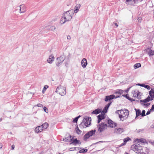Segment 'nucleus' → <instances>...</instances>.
Instances as JSON below:
<instances>
[{
  "mask_svg": "<svg viewBox=\"0 0 154 154\" xmlns=\"http://www.w3.org/2000/svg\"><path fill=\"white\" fill-rule=\"evenodd\" d=\"M91 119L90 117H87L84 118L83 122L81 123L79 125L80 128H82L88 127L91 124Z\"/></svg>",
  "mask_w": 154,
  "mask_h": 154,
  "instance_id": "nucleus-1",
  "label": "nucleus"
},
{
  "mask_svg": "<svg viewBox=\"0 0 154 154\" xmlns=\"http://www.w3.org/2000/svg\"><path fill=\"white\" fill-rule=\"evenodd\" d=\"M73 10H69L68 11H66L63 13L62 16L63 18L66 21H69L71 20L72 18V15L71 14V13L73 14Z\"/></svg>",
  "mask_w": 154,
  "mask_h": 154,
  "instance_id": "nucleus-2",
  "label": "nucleus"
},
{
  "mask_svg": "<svg viewBox=\"0 0 154 154\" xmlns=\"http://www.w3.org/2000/svg\"><path fill=\"white\" fill-rule=\"evenodd\" d=\"M66 88L61 85H60L57 88L56 92L61 95L63 96L65 95L66 93Z\"/></svg>",
  "mask_w": 154,
  "mask_h": 154,
  "instance_id": "nucleus-3",
  "label": "nucleus"
},
{
  "mask_svg": "<svg viewBox=\"0 0 154 154\" xmlns=\"http://www.w3.org/2000/svg\"><path fill=\"white\" fill-rule=\"evenodd\" d=\"M131 148L137 154L141 152L142 149V147L138 144L133 145L131 147Z\"/></svg>",
  "mask_w": 154,
  "mask_h": 154,
  "instance_id": "nucleus-4",
  "label": "nucleus"
},
{
  "mask_svg": "<svg viewBox=\"0 0 154 154\" xmlns=\"http://www.w3.org/2000/svg\"><path fill=\"white\" fill-rule=\"evenodd\" d=\"M95 132L96 130H92L87 133L83 137L84 140L85 141L86 140L89 138V137L93 136V135L94 134H95Z\"/></svg>",
  "mask_w": 154,
  "mask_h": 154,
  "instance_id": "nucleus-5",
  "label": "nucleus"
},
{
  "mask_svg": "<svg viewBox=\"0 0 154 154\" xmlns=\"http://www.w3.org/2000/svg\"><path fill=\"white\" fill-rule=\"evenodd\" d=\"M107 124L105 123L101 122L100 124H99L97 126L98 131L100 132H102L103 131L106 129L107 127Z\"/></svg>",
  "mask_w": 154,
  "mask_h": 154,
  "instance_id": "nucleus-6",
  "label": "nucleus"
},
{
  "mask_svg": "<svg viewBox=\"0 0 154 154\" xmlns=\"http://www.w3.org/2000/svg\"><path fill=\"white\" fill-rule=\"evenodd\" d=\"M120 114H122L125 119L128 117L129 111L125 109H122L120 112Z\"/></svg>",
  "mask_w": 154,
  "mask_h": 154,
  "instance_id": "nucleus-7",
  "label": "nucleus"
},
{
  "mask_svg": "<svg viewBox=\"0 0 154 154\" xmlns=\"http://www.w3.org/2000/svg\"><path fill=\"white\" fill-rule=\"evenodd\" d=\"M138 0H126L125 3L127 5L134 6L138 3Z\"/></svg>",
  "mask_w": 154,
  "mask_h": 154,
  "instance_id": "nucleus-8",
  "label": "nucleus"
},
{
  "mask_svg": "<svg viewBox=\"0 0 154 154\" xmlns=\"http://www.w3.org/2000/svg\"><path fill=\"white\" fill-rule=\"evenodd\" d=\"M107 123L108 124L109 126L111 128L115 127L117 125V124L116 123H114L110 119H108L107 121Z\"/></svg>",
  "mask_w": 154,
  "mask_h": 154,
  "instance_id": "nucleus-9",
  "label": "nucleus"
},
{
  "mask_svg": "<svg viewBox=\"0 0 154 154\" xmlns=\"http://www.w3.org/2000/svg\"><path fill=\"white\" fill-rule=\"evenodd\" d=\"M117 97H115V96L114 94H112L110 95L106 96L105 100L106 102L109 101L114 98H117Z\"/></svg>",
  "mask_w": 154,
  "mask_h": 154,
  "instance_id": "nucleus-10",
  "label": "nucleus"
},
{
  "mask_svg": "<svg viewBox=\"0 0 154 154\" xmlns=\"http://www.w3.org/2000/svg\"><path fill=\"white\" fill-rule=\"evenodd\" d=\"M71 143L70 144L76 145L77 144H80L81 142L80 140H78L77 139L72 138L71 140Z\"/></svg>",
  "mask_w": 154,
  "mask_h": 154,
  "instance_id": "nucleus-11",
  "label": "nucleus"
},
{
  "mask_svg": "<svg viewBox=\"0 0 154 154\" xmlns=\"http://www.w3.org/2000/svg\"><path fill=\"white\" fill-rule=\"evenodd\" d=\"M124 131L123 128H115L114 130V132L117 134H120Z\"/></svg>",
  "mask_w": 154,
  "mask_h": 154,
  "instance_id": "nucleus-12",
  "label": "nucleus"
},
{
  "mask_svg": "<svg viewBox=\"0 0 154 154\" xmlns=\"http://www.w3.org/2000/svg\"><path fill=\"white\" fill-rule=\"evenodd\" d=\"M87 64V60L85 58H83L81 61V64L83 68H85Z\"/></svg>",
  "mask_w": 154,
  "mask_h": 154,
  "instance_id": "nucleus-13",
  "label": "nucleus"
},
{
  "mask_svg": "<svg viewBox=\"0 0 154 154\" xmlns=\"http://www.w3.org/2000/svg\"><path fill=\"white\" fill-rule=\"evenodd\" d=\"M149 94L150 96V98L152 100L154 98V89H151V90L149 91Z\"/></svg>",
  "mask_w": 154,
  "mask_h": 154,
  "instance_id": "nucleus-14",
  "label": "nucleus"
},
{
  "mask_svg": "<svg viewBox=\"0 0 154 154\" xmlns=\"http://www.w3.org/2000/svg\"><path fill=\"white\" fill-rule=\"evenodd\" d=\"M54 60V57L53 55H51L49 56L48 59L47 60L48 62L51 64Z\"/></svg>",
  "mask_w": 154,
  "mask_h": 154,
  "instance_id": "nucleus-15",
  "label": "nucleus"
},
{
  "mask_svg": "<svg viewBox=\"0 0 154 154\" xmlns=\"http://www.w3.org/2000/svg\"><path fill=\"white\" fill-rule=\"evenodd\" d=\"M151 100H152L151 99V98H150V96H148L146 99L144 100H140V102H143V103H146Z\"/></svg>",
  "mask_w": 154,
  "mask_h": 154,
  "instance_id": "nucleus-16",
  "label": "nucleus"
},
{
  "mask_svg": "<svg viewBox=\"0 0 154 154\" xmlns=\"http://www.w3.org/2000/svg\"><path fill=\"white\" fill-rule=\"evenodd\" d=\"M104 115L102 114L101 115H99L97 116L98 118V123H99L102 119H104L105 118Z\"/></svg>",
  "mask_w": 154,
  "mask_h": 154,
  "instance_id": "nucleus-17",
  "label": "nucleus"
},
{
  "mask_svg": "<svg viewBox=\"0 0 154 154\" xmlns=\"http://www.w3.org/2000/svg\"><path fill=\"white\" fill-rule=\"evenodd\" d=\"M134 97L138 98L139 96L140 92L137 90H135L133 93Z\"/></svg>",
  "mask_w": 154,
  "mask_h": 154,
  "instance_id": "nucleus-18",
  "label": "nucleus"
},
{
  "mask_svg": "<svg viewBox=\"0 0 154 154\" xmlns=\"http://www.w3.org/2000/svg\"><path fill=\"white\" fill-rule=\"evenodd\" d=\"M134 109L136 111V116L135 119H136L138 116L141 115V112L140 110L139 109H137L135 108Z\"/></svg>",
  "mask_w": 154,
  "mask_h": 154,
  "instance_id": "nucleus-19",
  "label": "nucleus"
},
{
  "mask_svg": "<svg viewBox=\"0 0 154 154\" xmlns=\"http://www.w3.org/2000/svg\"><path fill=\"white\" fill-rule=\"evenodd\" d=\"M101 109H96L95 110H93L91 112L92 114H97L99 113H100V112H101Z\"/></svg>",
  "mask_w": 154,
  "mask_h": 154,
  "instance_id": "nucleus-20",
  "label": "nucleus"
},
{
  "mask_svg": "<svg viewBox=\"0 0 154 154\" xmlns=\"http://www.w3.org/2000/svg\"><path fill=\"white\" fill-rule=\"evenodd\" d=\"M57 58H59V59L60 61V63H62L65 60V56L64 55H62L59 57H57Z\"/></svg>",
  "mask_w": 154,
  "mask_h": 154,
  "instance_id": "nucleus-21",
  "label": "nucleus"
},
{
  "mask_svg": "<svg viewBox=\"0 0 154 154\" xmlns=\"http://www.w3.org/2000/svg\"><path fill=\"white\" fill-rule=\"evenodd\" d=\"M131 139L129 138L128 137H127L126 138H125L124 139V143L121 144V146L124 145L127 142L129 141V140H131Z\"/></svg>",
  "mask_w": 154,
  "mask_h": 154,
  "instance_id": "nucleus-22",
  "label": "nucleus"
},
{
  "mask_svg": "<svg viewBox=\"0 0 154 154\" xmlns=\"http://www.w3.org/2000/svg\"><path fill=\"white\" fill-rule=\"evenodd\" d=\"M59 58H57L56 61V64L57 66H59L61 64H62V63H60V61L59 60Z\"/></svg>",
  "mask_w": 154,
  "mask_h": 154,
  "instance_id": "nucleus-23",
  "label": "nucleus"
},
{
  "mask_svg": "<svg viewBox=\"0 0 154 154\" xmlns=\"http://www.w3.org/2000/svg\"><path fill=\"white\" fill-rule=\"evenodd\" d=\"M71 136L70 135H69L68 137H66L64 139H63L64 141L66 142H68L69 141H71Z\"/></svg>",
  "mask_w": 154,
  "mask_h": 154,
  "instance_id": "nucleus-24",
  "label": "nucleus"
},
{
  "mask_svg": "<svg viewBox=\"0 0 154 154\" xmlns=\"http://www.w3.org/2000/svg\"><path fill=\"white\" fill-rule=\"evenodd\" d=\"M66 22H67L66 21L64 18H63V17L62 16L60 21V23L61 24H63L65 23Z\"/></svg>",
  "mask_w": 154,
  "mask_h": 154,
  "instance_id": "nucleus-25",
  "label": "nucleus"
},
{
  "mask_svg": "<svg viewBox=\"0 0 154 154\" xmlns=\"http://www.w3.org/2000/svg\"><path fill=\"white\" fill-rule=\"evenodd\" d=\"M42 126L43 129H46L48 127V124L47 122H45L42 125Z\"/></svg>",
  "mask_w": 154,
  "mask_h": 154,
  "instance_id": "nucleus-26",
  "label": "nucleus"
},
{
  "mask_svg": "<svg viewBox=\"0 0 154 154\" xmlns=\"http://www.w3.org/2000/svg\"><path fill=\"white\" fill-rule=\"evenodd\" d=\"M119 118L120 119V120L122 121H123L124 120H125L122 114H119Z\"/></svg>",
  "mask_w": 154,
  "mask_h": 154,
  "instance_id": "nucleus-27",
  "label": "nucleus"
},
{
  "mask_svg": "<svg viewBox=\"0 0 154 154\" xmlns=\"http://www.w3.org/2000/svg\"><path fill=\"white\" fill-rule=\"evenodd\" d=\"M141 65L140 63H138L134 64V67L135 69L141 67Z\"/></svg>",
  "mask_w": 154,
  "mask_h": 154,
  "instance_id": "nucleus-28",
  "label": "nucleus"
},
{
  "mask_svg": "<svg viewBox=\"0 0 154 154\" xmlns=\"http://www.w3.org/2000/svg\"><path fill=\"white\" fill-rule=\"evenodd\" d=\"M81 117V116L79 115L78 116L75 118L73 120V122H77L78 120L80 117Z\"/></svg>",
  "mask_w": 154,
  "mask_h": 154,
  "instance_id": "nucleus-29",
  "label": "nucleus"
},
{
  "mask_svg": "<svg viewBox=\"0 0 154 154\" xmlns=\"http://www.w3.org/2000/svg\"><path fill=\"white\" fill-rule=\"evenodd\" d=\"M107 110H108L107 109H106V108L104 107L103 108V110L101 112V113L102 114H103L104 115V114L105 113H106L107 112Z\"/></svg>",
  "mask_w": 154,
  "mask_h": 154,
  "instance_id": "nucleus-30",
  "label": "nucleus"
},
{
  "mask_svg": "<svg viewBox=\"0 0 154 154\" xmlns=\"http://www.w3.org/2000/svg\"><path fill=\"white\" fill-rule=\"evenodd\" d=\"M149 54L150 56H152L154 55V51H152V50L150 49L148 53Z\"/></svg>",
  "mask_w": 154,
  "mask_h": 154,
  "instance_id": "nucleus-31",
  "label": "nucleus"
},
{
  "mask_svg": "<svg viewBox=\"0 0 154 154\" xmlns=\"http://www.w3.org/2000/svg\"><path fill=\"white\" fill-rule=\"evenodd\" d=\"M87 151V149H82L79 150V153L85 152H86Z\"/></svg>",
  "mask_w": 154,
  "mask_h": 154,
  "instance_id": "nucleus-32",
  "label": "nucleus"
},
{
  "mask_svg": "<svg viewBox=\"0 0 154 154\" xmlns=\"http://www.w3.org/2000/svg\"><path fill=\"white\" fill-rule=\"evenodd\" d=\"M143 87H144L145 88L147 89L148 90H150L151 88L148 85H146L144 84V85H143Z\"/></svg>",
  "mask_w": 154,
  "mask_h": 154,
  "instance_id": "nucleus-33",
  "label": "nucleus"
},
{
  "mask_svg": "<svg viewBox=\"0 0 154 154\" xmlns=\"http://www.w3.org/2000/svg\"><path fill=\"white\" fill-rule=\"evenodd\" d=\"M48 88V86L47 85H45L44 87V88L42 90V92L43 93L44 92L46 89H47Z\"/></svg>",
  "mask_w": 154,
  "mask_h": 154,
  "instance_id": "nucleus-34",
  "label": "nucleus"
},
{
  "mask_svg": "<svg viewBox=\"0 0 154 154\" xmlns=\"http://www.w3.org/2000/svg\"><path fill=\"white\" fill-rule=\"evenodd\" d=\"M76 132L78 134H80L82 133V131L79 129L78 127H77L76 128Z\"/></svg>",
  "mask_w": 154,
  "mask_h": 154,
  "instance_id": "nucleus-35",
  "label": "nucleus"
},
{
  "mask_svg": "<svg viewBox=\"0 0 154 154\" xmlns=\"http://www.w3.org/2000/svg\"><path fill=\"white\" fill-rule=\"evenodd\" d=\"M141 105H142L143 106H146V107L149 106L150 105V103H141Z\"/></svg>",
  "mask_w": 154,
  "mask_h": 154,
  "instance_id": "nucleus-36",
  "label": "nucleus"
},
{
  "mask_svg": "<svg viewBox=\"0 0 154 154\" xmlns=\"http://www.w3.org/2000/svg\"><path fill=\"white\" fill-rule=\"evenodd\" d=\"M145 111L144 110H143L142 111V112L141 113V116L142 117H144L146 116L145 114Z\"/></svg>",
  "mask_w": 154,
  "mask_h": 154,
  "instance_id": "nucleus-37",
  "label": "nucleus"
},
{
  "mask_svg": "<svg viewBox=\"0 0 154 154\" xmlns=\"http://www.w3.org/2000/svg\"><path fill=\"white\" fill-rule=\"evenodd\" d=\"M49 29L51 31H53L56 29V28L54 26H51Z\"/></svg>",
  "mask_w": 154,
  "mask_h": 154,
  "instance_id": "nucleus-38",
  "label": "nucleus"
},
{
  "mask_svg": "<svg viewBox=\"0 0 154 154\" xmlns=\"http://www.w3.org/2000/svg\"><path fill=\"white\" fill-rule=\"evenodd\" d=\"M37 127L39 129V131H40V132L42 131L43 129V127L42 126V125L41 126H38Z\"/></svg>",
  "mask_w": 154,
  "mask_h": 154,
  "instance_id": "nucleus-39",
  "label": "nucleus"
},
{
  "mask_svg": "<svg viewBox=\"0 0 154 154\" xmlns=\"http://www.w3.org/2000/svg\"><path fill=\"white\" fill-rule=\"evenodd\" d=\"M81 7V5L79 4H78L76 5L75 7V8H78L79 9Z\"/></svg>",
  "mask_w": 154,
  "mask_h": 154,
  "instance_id": "nucleus-40",
  "label": "nucleus"
},
{
  "mask_svg": "<svg viewBox=\"0 0 154 154\" xmlns=\"http://www.w3.org/2000/svg\"><path fill=\"white\" fill-rule=\"evenodd\" d=\"M22 12L24 13L26 11L25 6L23 5V7H22Z\"/></svg>",
  "mask_w": 154,
  "mask_h": 154,
  "instance_id": "nucleus-41",
  "label": "nucleus"
},
{
  "mask_svg": "<svg viewBox=\"0 0 154 154\" xmlns=\"http://www.w3.org/2000/svg\"><path fill=\"white\" fill-rule=\"evenodd\" d=\"M124 97H125L128 100H130V97H129L127 94H124L122 95Z\"/></svg>",
  "mask_w": 154,
  "mask_h": 154,
  "instance_id": "nucleus-42",
  "label": "nucleus"
},
{
  "mask_svg": "<svg viewBox=\"0 0 154 154\" xmlns=\"http://www.w3.org/2000/svg\"><path fill=\"white\" fill-rule=\"evenodd\" d=\"M43 109L45 112L46 113H47L48 112V109L45 107L44 106L43 107Z\"/></svg>",
  "mask_w": 154,
  "mask_h": 154,
  "instance_id": "nucleus-43",
  "label": "nucleus"
},
{
  "mask_svg": "<svg viewBox=\"0 0 154 154\" xmlns=\"http://www.w3.org/2000/svg\"><path fill=\"white\" fill-rule=\"evenodd\" d=\"M35 131L36 133H39L41 132L39 129L38 128V127H36L35 129Z\"/></svg>",
  "mask_w": 154,
  "mask_h": 154,
  "instance_id": "nucleus-44",
  "label": "nucleus"
},
{
  "mask_svg": "<svg viewBox=\"0 0 154 154\" xmlns=\"http://www.w3.org/2000/svg\"><path fill=\"white\" fill-rule=\"evenodd\" d=\"M22 7H23V5H20V13H23L22 12Z\"/></svg>",
  "mask_w": 154,
  "mask_h": 154,
  "instance_id": "nucleus-45",
  "label": "nucleus"
},
{
  "mask_svg": "<svg viewBox=\"0 0 154 154\" xmlns=\"http://www.w3.org/2000/svg\"><path fill=\"white\" fill-rule=\"evenodd\" d=\"M79 9H78V8H74V12L75 13H77V12H78L79 11Z\"/></svg>",
  "mask_w": 154,
  "mask_h": 154,
  "instance_id": "nucleus-46",
  "label": "nucleus"
},
{
  "mask_svg": "<svg viewBox=\"0 0 154 154\" xmlns=\"http://www.w3.org/2000/svg\"><path fill=\"white\" fill-rule=\"evenodd\" d=\"M37 106L40 107H43V105L42 104L40 103H38L36 105Z\"/></svg>",
  "mask_w": 154,
  "mask_h": 154,
  "instance_id": "nucleus-47",
  "label": "nucleus"
},
{
  "mask_svg": "<svg viewBox=\"0 0 154 154\" xmlns=\"http://www.w3.org/2000/svg\"><path fill=\"white\" fill-rule=\"evenodd\" d=\"M151 111H154V104L153 105L151 108Z\"/></svg>",
  "mask_w": 154,
  "mask_h": 154,
  "instance_id": "nucleus-48",
  "label": "nucleus"
},
{
  "mask_svg": "<svg viewBox=\"0 0 154 154\" xmlns=\"http://www.w3.org/2000/svg\"><path fill=\"white\" fill-rule=\"evenodd\" d=\"M67 38L68 40H70L71 39L70 36L69 35H67Z\"/></svg>",
  "mask_w": 154,
  "mask_h": 154,
  "instance_id": "nucleus-49",
  "label": "nucleus"
},
{
  "mask_svg": "<svg viewBox=\"0 0 154 154\" xmlns=\"http://www.w3.org/2000/svg\"><path fill=\"white\" fill-rule=\"evenodd\" d=\"M151 111V109H150V110H148L146 112V115H148L150 113V112Z\"/></svg>",
  "mask_w": 154,
  "mask_h": 154,
  "instance_id": "nucleus-50",
  "label": "nucleus"
},
{
  "mask_svg": "<svg viewBox=\"0 0 154 154\" xmlns=\"http://www.w3.org/2000/svg\"><path fill=\"white\" fill-rule=\"evenodd\" d=\"M121 111V110H117L116 111L115 113H116L118 114L119 115V112H120Z\"/></svg>",
  "mask_w": 154,
  "mask_h": 154,
  "instance_id": "nucleus-51",
  "label": "nucleus"
},
{
  "mask_svg": "<svg viewBox=\"0 0 154 154\" xmlns=\"http://www.w3.org/2000/svg\"><path fill=\"white\" fill-rule=\"evenodd\" d=\"M112 102H110L109 103H108L106 105L108 107H109L110 105L111 104Z\"/></svg>",
  "mask_w": 154,
  "mask_h": 154,
  "instance_id": "nucleus-52",
  "label": "nucleus"
},
{
  "mask_svg": "<svg viewBox=\"0 0 154 154\" xmlns=\"http://www.w3.org/2000/svg\"><path fill=\"white\" fill-rule=\"evenodd\" d=\"M137 85H139L140 86L143 87V85H144V84H138Z\"/></svg>",
  "mask_w": 154,
  "mask_h": 154,
  "instance_id": "nucleus-53",
  "label": "nucleus"
},
{
  "mask_svg": "<svg viewBox=\"0 0 154 154\" xmlns=\"http://www.w3.org/2000/svg\"><path fill=\"white\" fill-rule=\"evenodd\" d=\"M138 20L139 22H141L142 19L141 18H138Z\"/></svg>",
  "mask_w": 154,
  "mask_h": 154,
  "instance_id": "nucleus-54",
  "label": "nucleus"
},
{
  "mask_svg": "<svg viewBox=\"0 0 154 154\" xmlns=\"http://www.w3.org/2000/svg\"><path fill=\"white\" fill-rule=\"evenodd\" d=\"M146 154V153L141 152L140 153H138V154Z\"/></svg>",
  "mask_w": 154,
  "mask_h": 154,
  "instance_id": "nucleus-55",
  "label": "nucleus"
},
{
  "mask_svg": "<svg viewBox=\"0 0 154 154\" xmlns=\"http://www.w3.org/2000/svg\"><path fill=\"white\" fill-rule=\"evenodd\" d=\"M76 148L74 147V148H70V149H71V151L74 150L73 149H75Z\"/></svg>",
  "mask_w": 154,
  "mask_h": 154,
  "instance_id": "nucleus-56",
  "label": "nucleus"
},
{
  "mask_svg": "<svg viewBox=\"0 0 154 154\" xmlns=\"http://www.w3.org/2000/svg\"><path fill=\"white\" fill-rule=\"evenodd\" d=\"M139 141L141 143H143V140L142 139H140L139 140Z\"/></svg>",
  "mask_w": 154,
  "mask_h": 154,
  "instance_id": "nucleus-57",
  "label": "nucleus"
},
{
  "mask_svg": "<svg viewBox=\"0 0 154 154\" xmlns=\"http://www.w3.org/2000/svg\"><path fill=\"white\" fill-rule=\"evenodd\" d=\"M130 100H129L131 101H132H132H134V100H134V99H133L131 98H130Z\"/></svg>",
  "mask_w": 154,
  "mask_h": 154,
  "instance_id": "nucleus-58",
  "label": "nucleus"
},
{
  "mask_svg": "<svg viewBox=\"0 0 154 154\" xmlns=\"http://www.w3.org/2000/svg\"><path fill=\"white\" fill-rule=\"evenodd\" d=\"M114 24L116 26V27H117L118 26V25L117 24V23H114Z\"/></svg>",
  "mask_w": 154,
  "mask_h": 154,
  "instance_id": "nucleus-59",
  "label": "nucleus"
},
{
  "mask_svg": "<svg viewBox=\"0 0 154 154\" xmlns=\"http://www.w3.org/2000/svg\"><path fill=\"white\" fill-rule=\"evenodd\" d=\"M105 107V108H106V109H108L109 107H108L107 106V105H106L105 106V107Z\"/></svg>",
  "mask_w": 154,
  "mask_h": 154,
  "instance_id": "nucleus-60",
  "label": "nucleus"
},
{
  "mask_svg": "<svg viewBox=\"0 0 154 154\" xmlns=\"http://www.w3.org/2000/svg\"><path fill=\"white\" fill-rule=\"evenodd\" d=\"M151 127L152 128H154V123L151 126Z\"/></svg>",
  "mask_w": 154,
  "mask_h": 154,
  "instance_id": "nucleus-61",
  "label": "nucleus"
},
{
  "mask_svg": "<svg viewBox=\"0 0 154 154\" xmlns=\"http://www.w3.org/2000/svg\"><path fill=\"white\" fill-rule=\"evenodd\" d=\"M151 144L153 145H154V142H151Z\"/></svg>",
  "mask_w": 154,
  "mask_h": 154,
  "instance_id": "nucleus-62",
  "label": "nucleus"
},
{
  "mask_svg": "<svg viewBox=\"0 0 154 154\" xmlns=\"http://www.w3.org/2000/svg\"><path fill=\"white\" fill-rule=\"evenodd\" d=\"M11 148H12V149H14V146H13V145H12V146H11Z\"/></svg>",
  "mask_w": 154,
  "mask_h": 154,
  "instance_id": "nucleus-63",
  "label": "nucleus"
},
{
  "mask_svg": "<svg viewBox=\"0 0 154 154\" xmlns=\"http://www.w3.org/2000/svg\"><path fill=\"white\" fill-rule=\"evenodd\" d=\"M122 91H119V92H117L119 94H121L122 93Z\"/></svg>",
  "mask_w": 154,
  "mask_h": 154,
  "instance_id": "nucleus-64",
  "label": "nucleus"
}]
</instances>
